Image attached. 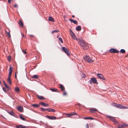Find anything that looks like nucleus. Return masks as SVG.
<instances>
[{"label":"nucleus","mask_w":128,"mask_h":128,"mask_svg":"<svg viewBox=\"0 0 128 128\" xmlns=\"http://www.w3.org/2000/svg\"><path fill=\"white\" fill-rule=\"evenodd\" d=\"M78 42L80 45L84 50H86L89 48L90 45L86 42L83 39L79 38Z\"/></svg>","instance_id":"f257e3e1"},{"label":"nucleus","mask_w":128,"mask_h":128,"mask_svg":"<svg viewBox=\"0 0 128 128\" xmlns=\"http://www.w3.org/2000/svg\"><path fill=\"white\" fill-rule=\"evenodd\" d=\"M84 58L86 61L90 63H92L94 62L96 59V58L94 56H86L84 57Z\"/></svg>","instance_id":"f03ea898"},{"label":"nucleus","mask_w":128,"mask_h":128,"mask_svg":"<svg viewBox=\"0 0 128 128\" xmlns=\"http://www.w3.org/2000/svg\"><path fill=\"white\" fill-rule=\"evenodd\" d=\"M62 50L64 51L66 54L68 56H70V54L67 48L64 47H62Z\"/></svg>","instance_id":"7ed1b4c3"},{"label":"nucleus","mask_w":128,"mask_h":128,"mask_svg":"<svg viewBox=\"0 0 128 128\" xmlns=\"http://www.w3.org/2000/svg\"><path fill=\"white\" fill-rule=\"evenodd\" d=\"M107 117L108 118L110 119L114 123H117V121H116V120L115 119L114 117L110 116H107Z\"/></svg>","instance_id":"20e7f679"},{"label":"nucleus","mask_w":128,"mask_h":128,"mask_svg":"<svg viewBox=\"0 0 128 128\" xmlns=\"http://www.w3.org/2000/svg\"><path fill=\"white\" fill-rule=\"evenodd\" d=\"M92 82L94 84H98L97 80L95 78L93 77L91 78V80L90 81V83L91 84Z\"/></svg>","instance_id":"39448f33"},{"label":"nucleus","mask_w":128,"mask_h":128,"mask_svg":"<svg viewBox=\"0 0 128 128\" xmlns=\"http://www.w3.org/2000/svg\"><path fill=\"white\" fill-rule=\"evenodd\" d=\"M9 70V74L8 75V78H10V77L12 75V67H11V66H10Z\"/></svg>","instance_id":"423d86ee"},{"label":"nucleus","mask_w":128,"mask_h":128,"mask_svg":"<svg viewBox=\"0 0 128 128\" xmlns=\"http://www.w3.org/2000/svg\"><path fill=\"white\" fill-rule=\"evenodd\" d=\"M109 52L110 53H118L119 52L115 49L112 48L110 50Z\"/></svg>","instance_id":"0eeeda50"},{"label":"nucleus","mask_w":128,"mask_h":128,"mask_svg":"<svg viewBox=\"0 0 128 128\" xmlns=\"http://www.w3.org/2000/svg\"><path fill=\"white\" fill-rule=\"evenodd\" d=\"M118 105H117V107L120 109H123V108H125V109H127L128 108V107L124 106L121 104H118Z\"/></svg>","instance_id":"6e6552de"},{"label":"nucleus","mask_w":128,"mask_h":128,"mask_svg":"<svg viewBox=\"0 0 128 128\" xmlns=\"http://www.w3.org/2000/svg\"><path fill=\"white\" fill-rule=\"evenodd\" d=\"M128 126L127 124H119L118 126V128H122Z\"/></svg>","instance_id":"1a4fd4ad"},{"label":"nucleus","mask_w":128,"mask_h":128,"mask_svg":"<svg viewBox=\"0 0 128 128\" xmlns=\"http://www.w3.org/2000/svg\"><path fill=\"white\" fill-rule=\"evenodd\" d=\"M97 76L98 78L102 79L103 80H105V78L102 74H97Z\"/></svg>","instance_id":"9d476101"},{"label":"nucleus","mask_w":128,"mask_h":128,"mask_svg":"<svg viewBox=\"0 0 128 128\" xmlns=\"http://www.w3.org/2000/svg\"><path fill=\"white\" fill-rule=\"evenodd\" d=\"M39 104H41L44 106H49V104L45 103L42 102H41L39 103Z\"/></svg>","instance_id":"9b49d317"},{"label":"nucleus","mask_w":128,"mask_h":128,"mask_svg":"<svg viewBox=\"0 0 128 128\" xmlns=\"http://www.w3.org/2000/svg\"><path fill=\"white\" fill-rule=\"evenodd\" d=\"M58 85L60 86L59 88L61 89L62 91H64L65 90L64 86L62 84H59Z\"/></svg>","instance_id":"f8f14e48"},{"label":"nucleus","mask_w":128,"mask_h":128,"mask_svg":"<svg viewBox=\"0 0 128 128\" xmlns=\"http://www.w3.org/2000/svg\"><path fill=\"white\" fill-rule=\"evenodd\" d=\"M17 110L21 112H23V108L22 106H19L17 108Z\"/></svg>","instance_id":"ddd939ff"},{"label":"nucleus","mask_w":128,"mask_h":128,"mask_svg":"<svg viewBox=\"0 0 128 128\" xmlns=\"http://www.w3.org/2000/svg\"><path fill=\"white\" fill-rule=\"evenodd\" d=\"M46 117L50 119L54 120L56 119V117L53 116H46Z\"/></svg>","instance_id":"4468645a"},{"label":"nucleus","mask_w":128,"mask_h":128,"mask_svg":"<svg viewBox=\"0 0 128 128\" xmlns=\"http://www.w3.org/2000/svg\"><path fill=\"white\" fill-rule=\"evenodd\" d=\"M90 111L91 113H95L97 111V110L95 108L92 109L90 110Z\"/></svg>","instance_id":"2eb2a0df"},{"label":"nucleus","mask_w":128,"mask_h":128,"mask_svg":"<svg viewBox=\"0 0 128 128\" xmlns=\"http://www.w3.org/2000/svg\"><path fill=\"white\" fill-rule=\"evenodd\" d=\"M71 36L74 39L76 40H78L77 39V38L76 37L75 34L74 33V32H72V33H71Z\"/></svg>","instance_id":"dca6fc26"},{"label":"nucleus","mask_w":128,"mask_h":128,"mask_svg":"<svg viewBox=\"0 0 128 128\" xmlns=\"http://www.w3.org/2000/svg\"><path fill=\"white\" fill-rule=\"evenodd\" d=\"M71 22H73L74 24L77 25L78 24L76 21L72 19H70L69 20Z\"/></svg>","instance_id":"f3484780"},{"label":"nucleus","mask_w":128,"mask_h":128,"mask_svg":"<svg viewBox=\"0 0 128 128\" xmlns=\"http://www.w3.org/2000/svg\"><path fill=\"white\" fill-rule=\"evenodd\" d=\"M50 90L53 92H59L58 90V89H55V88H50Z\"/></svg>","instance_id":"a211bd4d"},{"label":"nucleus","mask_w":128,"mask_h":128,"mask_svg":"<svg viewBox=\"0 0 128 128\" xmlns=\"http://www.w3.org/2000/svg\"><path fill=\"white\" fill-rule=\"evenodd\" d=\"M47 110H48V112H53L56 111V110H55L50 108H47Z\"/></svg>","instance_id":"6ab92c4d"},{"label":"nucleus","mask_w":128,"mask_h":128,"mask_svg":"<svg viewBox=\"0 0 128 128\" xmlns=\"http://www.w3.org/2000/svg\"><path fill=\"white\" fill-rule=\"evenodd\" d=\"M48 20L49 21H52V22H54V19L52 17L50 16L48 17Z\"/></svg>","instance_id":"aec40b11"},{"label":"nucleus","mask_w":128,"mask_h":128,"mask_svg":"<svg viewBox=\"0 0 128 128\" xmlns=\"http://www.w3.org/2000/svg\"><path fill=\"white\" fill-rule=\"evenodd\" d=\"M76 30L77 31H80L81 30V27L80 26H78L76 28Z\"/></svg>","instance_id":"412c9836"},{"label":"nucleus","mask_w":128,"mask_h":128,"mask_svg":"<svg viewBox=\"0 0 128 128\" xmlns=\"http://www.w3.org/2000/svg\"><path fill=\"white\" fill-rule=\"evenodd\" d=\"M18 24L21 27H23L24 25L23 23L21 20H20L18 22Z\"/></svg>","instance_id":"4be33fe9"},{"label":"nucleus","mask_w":128,"mask_h":128,"mask_svg":"<svg viewBox=\"0 0 128 128\" xmlns=\"http://www.w3.org/2000/svg\"><path fill=\"white\" fill-rule=\"evenodd\" d=\"M17 128H26V126H23L22 125H17L16 126Z\"/></svg>","instance_id":"5701e85b"},{"label":"nucleus","mask_w":128,"mask_h":128,"mask_svg":"<svg viewBox=\"0 0 128 128\" xmlns=\"http://www.w3.org/2000/svg\"><path fill=\"white\" fill-rule=\"evenodd\" d=\"M77 114L76 112H72L69 114L70 117L71 116L75 115H77Z\"/></svg>","instance_id":"b1692460"},{"label":"nucleus","mask_w":128,"mask_h":128,"mask_svg":"<svg viewBox=\"0 0 128 128\" xmlns=\"http://www.w3.org/2000/svg\"><path fill=\"white\" fill-rule=\"evenodd\" d=\"M7 81L9 83L10 85L11 84L12 82L10 78H7Z\"/></svg>","instance_id":"393cba45"},{"label":"nucleus","mask_w":128,"mask_h":128,"mask_svg":"<svg viewBox=\"0 0 128 128\" xmlns=\"http://www.w3.org/2000/svg\"><path fill=\"white\" fill-rule=\"evenodd\" d=\"M15 90L16 91V92H19L20 91V90L19 88L18 87H16L15 88Z\"/></svg>","instance_id":"a878e982"},{"label":"nucleus","mask_w":128,"mask_h":128,"mask_svg":"<svg viewBox=\"0 0 128 128\" xmlns=\"http://www.w3.org/2000/svg\"><path fill=\"white\" fill-rule=\"evenodd\" d=\"M32 105L34 107H38L39 106V105L36 104H32Z\"/></svg>","instance_id":"bb28decb"},{"label":"nucleus","mask_w":128,"mask_h":128,"mask_svg":"<svg viewBox=\"0 0 128 128\" xmlns=\"http://www.w3.org/2000/svg\"><path fill=\"white\" fill-rule=\"evenodd\" d=\"M32 77V78H34L36 79H38V76L36 75H34Z\"/></svg>","instance_id":"cd10ccee"},{"label":"nucleus","mask_w":128,"mask_h":128,"mask_svg":"<svg viewBox=\"0 0 128 128\" xmlns=\"http://www.w3.org/2000/svg\"><path fill=\"white\" fill-rule=\"evenodd\" d=\"M120 52H121L122 54L125 53L126 52L125 50L123 49H121L120 51Z\"/></svg>","instance_id":"c85d7f7f"},{"label":"nucleus","mask_w":128,"mask_h":128,"mask_svg":"<svg viewBox=\"0 0 128 128\" xmlns=\"http://www.w3.org/2000/svg\"><path fill=\"white\" fill-rule=\"evenodd\" d=\"M59 31L58 30H54L52 32V33L53 34L55 32H59Z\"/></svg>","instance_id":"c756f323"},{"label":"nucleus","mask_w":128,"mask_h":128,"mask_svg":"<svg viewBox=\"0 0 128 128\" xmlns=\"http://www.w3.org/2000/svg\"><path fill=\"white\" fill-rule=\"evenodd\" d=\"M40 110L42 111L43 112H44L45 111L47 110V108L44 109L43 108H41Z\"/></svg>","instance_id":"7c9ffc66"},{"label":"nucleus","mask_w":128,"mask_h":128,"mask_svg":"<svg viewBox=\"0 0 128 128\" xmlns=\"http://www.w3.org/2000/svg\"><path fill=\"white\" fill-rule=\"evenodd\" d=\"M38 98L40 99H44V98L42 96H38Z\"/></svg>","instance_id":"2f4dec72"},{"label":"nucleus","mask_w":128,"mask_h":128,"mask_svg":"<svg viewBox=\"0 0 128 128\" xmlns=\"http://www.w3.org/2000/svg\"><path fill=\"white\" fill-rule=\"evenodd\" d=\"M20 118L22 120H23L26 121V119L23 117L22 116H20Z\"/></svg>","instance_id":"473e14b6"},{"label":"nucleus","mask_w":128,"mask_h":128,"mask_svg":"<svg viewBox=\"0 0 128 128\" xmlns=\"http://www.w3.org/2000/svg\"><path fill=\"white\" fill-rule=\"evenodd\" d=\"M6 32L8 35V37L9 38H11V36L10 34V31H9L8 32H6Z\"/></svg>","instance_id":"72a5a7b5"},{"label":"nucleus","mask_w":128,"mask_h":128,"mask_svg":"<svg viewBox=\"0 0 128 128\" xmlns=\"http://www.w3.org/2000/svg\"><path fill=\"white\" fill-rule=\"evenodd\" d=\"M118 104L116 103H114L112 104L113 106L117 107Z\"/></svg>","instance_id":"f704fd0d"},{"label":"nucleus","mask_w":128,"mask_h":128,"mask_svg":"<svg viewBox=\"0 0 128 128\" xmlns=\"http://www.w3.org/2000/svg\"><path fill=\"white\" fill-rule=\"evenodd\" d=\"M9 113L10 114L12 115H14V113L12 111L9 112Z\"/></svg>","instance_id":"c9c22d12"},{"label":"nucleus","mask_w":128,"mask_h":128,"mask_svg":"<svg viewBox=\"0 0 128 128\" xmlns=\"http://www.w3.org/2000/svg\"><path fill=\"white\" fill-rule=\"evenodd\" d=\"M5 86L6 88H7L8 89H10V87H9L7 84H5L4 85Z\"/></svg>","instance_id":"e433bc0d"},{"label":"nucleus","mask_w":128,"mask_h":128,"mask_svg":"<svg viewBox=\"0 0 128 128\" xmlns=\"http://www.w3.org/2000/svg\"><path fill=\"white\" fill-rule=\"evenodd\" d=\"M59 40L60 41V42H61V43H63L62 39L60 37L59 38Z\"/></svg>","instance_id":"4c0bfd02"},{"label":"nucleus","mask_w":128,"mask_h":128,"mask_svg":"<svg viewBox=\"0 0 128 128\" xmlns=\"http://www.w3.org/2000/svg\"><path fill=\"white\" fill-rule=\"evenodd\" d=\"M65 115L67 116V117H70L69 114L65 113Z\"/></svg>","instance_id":"58836bf2"},{"label":"nucleus","mask_w":128,"mask_h":128,"mask_svg":"<svg viewBox=\"0 0 128 128\" xmlns=\"http://www.w3.org/2000/svg\"><path fill=\"white\" fill-rule=\"evenodd\" d=\"M11 59V57L10 56H8V60L10 61Z\"/></svg>","instance_id":"ea45409f"},{"label":"nucleus","mask_w":128,"mask_h":128,"mask_svg":"<svg viewBox=\"0 0 128 128\" xmlns=\"http://www.w3.org/2000/svg\"><path fill=\"white\" fill-rule=\"evenodd\" d=\"M63 95L64 96H66L67 95V93L66 92H64L63 93Z\"/></svg>","instance_id":"a19ab883"},{"label":"nucleus","mask_w":128,"mask_h":128,"mask_svg":"<svg viewBox=\"0 0 128 128\" xmlns=\"http://www.w3.org/2000/svg\"><path fill=\"white\" fill-rule=\"evenodd\" d=\"M14 7L15 8H17L18 7V5L17 4H15L14 5Z\"/></svg>","instance_id":"79ce46f5"},{"label":"nucleus","mask_w":128,"mask_h":128,"mask_svg":"<svg viewBox=\"0 0 128 128\" xmlns=\"http://www.w3.org/2000/svg\"><path fill=\"white\" fill-rule=\"evenodd\" d=\"M6 88L4 87L3 88V90L4 91L6 92Z\"/></svg>","instance_id":"37998d69"},{"label":"nucleus","mask_w":128,"mask_h":128,"mask_svg":"<svg viewBox=\"0 0 128 128\" xmlns=\"http://www.w3.org/2000/svg\"><path fill=\"white\" fill-rule=\"evenodd\" d=\"M22 51L25 54H26L27 53L26 52V50H23Z\"/></svg>","instance_id":"c03bdc74"},{"label":"nucleus","mask_w":128,"mask_h":128,"mask_svg":"<svg viewBox=\"0 0 128 128\" xmlns=\"http://www.w3.org/2000/svg\"><path fill=\"white\" fill-rule=\"evenodd\" d=\"M86 128H89L88 125V124H87L86 126Z\"/></svg>","instance_id":"a18cd8bd"},{"label":"nucleus","mask_w":128,"mask_h":128,"mask_svg":"<svg viewBox=\"0 0 128 128\" xmlns=\"http://www.w3.org/2000/svg\"><path fill=\"white\" fill-rule=\"evenodd\" d=\"M90 118L88 117H84V118L85 119H89Z\"/></svg>","instance_id":"49530a36"},{"label":"nucleus","mask_w":128,"mask_h":128,"mask_svg":"<svg viewBox=\"0 0 128 128\" xmlns=\"http://www.w3.org/2000/svg\"><path fill=\"white\" fill-rule=\"evenodd\" d=\"M8 2L9 3H10L11 2V1L10 0H8Z\"/></svg>","instance_id":"de8ad7c7"},{"label":"nucleus","mask_w":128,"mask_h":128,"mask_svg":"<svg viewBox=\"0 0 128 128\" xmlns=\"http://www.w3.org/2000/svg\"><path fill=\"white\" fill-rule=\"evenodd\" d=\"M16 73H18V72H16L15 73V77L16 78Z\"/></svg>","instance_id":"09e8293b"},{"label":"nucleus","mask_w":128,"mask_h":128,"mask_svg":"<svg viewBox=\"0 0 128 128\" xmlns=\"http://www.w3.org/2000/svg\"><path fill=\"white\" fill-rule=\"evenodd\" d=\"M70 33H71H71H72V32H73L72 31V30L70 29Z\"/></svg>","instance_id":"8fccbe9b"},{"label":"nucleus","mask_w":128,"mask_h":128,"mask_svg":"<svg viewBox=\"0 0 128 128\" xmlns=\"http://www.w3.org/2000/svg\"><path fill=\"white\" fill-rule=\"evenodd\" d=\"M30 36L32 37H34V36L32 35H30Z\"/></svg>","instance_id":"3c124183"},{"label":"nucleus","mask_w":128,"mask_h":128,"mask_svg":"<svg viewBox=\"0 0 128 128\" xmlns=\"http://www.w3.org/2000/svg\"><path fill=\"white\" fill-rule=\"evenodd\" d=\"M3 83H4V85H5V84H6V83H5V82L4 81H3Z\"/></svg>","instance_id":"603ef678"},{"label":"nucleus","mask_w":128,"mask_h":128,"mask_svg":"<svg viewBox=\"0 0 128 128\" xmlns=\"http://www.w3.org/2000/svg\"><path fill=\"white\" fill-rule=\"evenodd\" d=\"M90 118L89 119H93V118L91 117H89Z\"/></svg>","instance_id":"864d4df0"},{"label":"nucleus","mask_w":128,"mask_h":128,"mask_svg":"<svg viewBox=\"0 0 128 128\" xmlns=\"http://www.w3.org/2000/svg\"><path fill=\"white\" fill-rule=\"evenodd\" d=\"M72 17L73 18H74V15H72Z\"/></svg>","instance_id":"5fc2aeb1"},{"label":"nucleus","mask_w":128,"mask_h":128,"mask_svg":"<svg viewBox=\"0 0 128 128\" xmlns=\"http://www.w3.org/2000/svg\"><path fill=\"white\" fill-rule=\"evenodd\" d=\"M22 36H24V34H22Z\"/></svg>","instance_id":"6e6d98bb"},{"label":"nucleus","mask_w":128,"mask_h":128,"mask_svg":"<svg viewBox=\"0 0 128 128\" xmlns=\"http://www.w3.org/2000/svg\"><path fill=\"white\" fill-rule=\"evenodd\" d=\"M84 74V76H85V74Z\"/></svg>","instance_id":"4d7b16f0"},{"label":"nucleus","mask_w":128,"mask_h":128,"mask_svg":"<svg viewBox=\"0 0 128 128\" xmlns=\"http://www.w3.org/2000/svg\"><path fill=\"white\" fill-rule=\"evenodd\" d=\"M17 73H16V74H17Z\"/></svg>","instance_id":"13d9d810"}]
</instances>
